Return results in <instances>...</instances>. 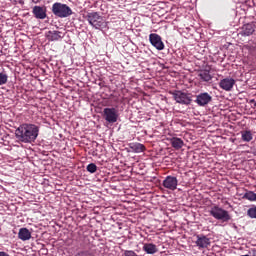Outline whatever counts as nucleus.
Here are the masks:
<instances>
[{"label": "nucleus", "mask_w": 256, "mask_h": 256, "mask_svg": "<svg viewBox=\"0 0 256 256\" xmlns=\"http://www.w3.org/2000/svg\"><path fill=\"white\" fill-rule=\"evenodd\" d=\"M15 137L21 143H35L39 137V126L24 123L15 130Z\"/></svg>", "instance_id": "obj_1"}, {"label": "nucleus", "mask_w": 256, "mask_h": 256, "mask_svg": "<svg viewBox=\"0 0 256 256\" xmlns=\"http://www.w3.org/2000/svg\"><path fill=\"white\" fill-rule=\"evenodd\" d=\"M52 13L55 17H59L60 19H65L67 17H71L73 14V10L67 4H63L61 2H55L52 5Z\"/></svg>", "instance_id": "obj_2"}, {"label": "nucleus", "mask_w": 256, "mask_h": 256, "mask_svg": "<svg viewBox=\"0 0 256 256\" xmlns=\"http://www.w3.org/2000/svg\"><path fill=\"white\" fill-rule=\"evenodd\" d=\"M209 213L212 217H214V219H217V221H222V223L231 221V215L229 214V211L217 205L213 206Z\"/></svg>", "instance_id": "obj_3"}, {"label": "nucleus", "mask_w": 256, "mask_h": 256, "mask_svg": "<svg viewBox=\"0 0 256 256\" xmlns=\"http://www.w3.org/2000/svg\"><path fill=\"white\" fill-rule=\"evenodd\" d=\"M170 94L173 96L176 103H180V105H191V101H193V99H191V94L181 90H174L173 92H170Z\"/></svg>", "instance_id": "obj_4"}, {"label": "nucleus", "mask_w": 256, "mask_h": 256, "mask_svg": "<svg viewBox=\"0 0 256 256\" xmlns=\"http://www.w3.org/2000/svg\"><path fill=\"white\" fill-rule=\"evenodd\" d=\"M86 19L89 25L95 27L96 29H101V27H105V20L97 12L88 13Z\"/></svg>", "instance_id": "obj_5"}, {"label": "nucleus", "mask_w": 256, "mask_h": 256, "mask_svg": "<svg viewBox=\"0 0 256 256\" xmlns=\"http://www.w3.org/2000/svg\"><path fill=\"white\" fill-rule=\"evenodd\" d=\"M103 118L107 123H117L119 119V111L117 108H104Z\"/></svg>", "instance_id": "obj_6"}, {"label": "nucleus", "mask_w": 256, "mask_h": 256, "mask_svg": "<svg viewBox=\"0 0 256 256\" xmlns=\"http://www.w3.org/2000/svg\"><path fill=\"white\" fill-rule=\"evenodd\" d=\"M213 101V96L207 92H202L196 96L195 103L199 107H206V105H209Z\"/></svg>", "instance_id": "obj_7"}, {"label": "nucleus", "mask_w": 256, "mask_h": 256, "mask_svg": "<svg viewBox=\"0 0 256 256\" xmlns=\"http://www.w3.org/2000/svg\"><path fill=\"white\" fill-rule=\"evenodd\" d=\"M149 41L152 46L155 47L158 51H163L165 49V44L163 43V40L161 39V36L156 33H152L149 35Z\"/></svg>", "instance_id": "obj_8"}, {"label": "nucleus", "mask_w": 256, "mask_h": 256, "mask_svg": "<svg viewBox=\"0 0 256 256\" xmlns=\"http://www.w3.org/2000/svg\"><path fill=\"white\" fill-rule=\"evenodd\" d=\"M165 189H169L170 191H175L177 189V185H179V180L175 176H167L162 183Z\"/></svg>", "instance_id": "obj_9"}, {"label": "nucleus", "mask_w": 256, "mask_h": 256, "mask_svg": "<svg viewBox=\"0 0 256 256\" xmlns=\"http://www.w3.org/2000/svg\"><path fill=\"white\" fill-rule=\"evenodd\" d=\"M32 13L35 19H47V8L45 6H34Z\"/></svg>", "instance_id": "obj_10"}, {"label": "nucleus", "mask_w": 256, "mask_h": 256, "mask_svg": "<svg viewBox=\"0 0 256 256\" xmlns=\"http://www.w3.org/2000/svg\"><path fill=\"white\" fill-rule=\"evenodd\" d=\"M196 245L199 249H207L211 245V240L205 235L196 236Z\"/></svg>", "instance_id": "obj_11"}, {"label": "nucleus", "mask_w": 256, "mask_h": 256, "mask_svg": "<svg viewBox=\"0 0 256 256\" xmlns=\"http://www.w3.org/2000/svg\"><path fill=\"white\" fill-rule=\"evenodd\" d=\"M235 86V79L233 78H224L219 82L220 89L224 91H231Z\"/></svg>", "instance_id": "obj_12"}, {"label": "nucleus", "mask_w": 256, "mask_h": 256, "mask_svg": "<svg viewBox=\"0 0 256 256\" xmlns=\"http://www.w3.org/2000/svg\"><path fill=\"white\" fill-rule=\"evenodd\" d=\"M74 256H95L91 248L80 244V247L76 250Z\"/></svg>", "instance_id": "obj_13"}, {"label": "nucleus", "mask_w": 256, "mask_h": 256, "mask_svg": "<svg viewBox=\"0 0 256 256\" xmlns=\"http://www.w3.org/2000/svg\"><path fill=\"white\" fill-rule=\"evenodd\" d=\"M63 37H65V34L57 30H50L47 34L48 41H60Z\"/></svg>", "instance_id": "obj_14"}, {"label": "nucleus", "mask_w": 256, "mask_h": 256, "mask_svg": "<svg viewBox=\"0 0 256 256\" xmlns=\"http://www.w3.org/2000/svg\"><path fill=\"white\" fill-rule=\"evenodd\" d=\"M170 145L173 147V149L179 151V149H183V147L185 146V142L181 138L172 137L170 138Z\"/></svg>", "instance_id": "obj_15"}, {"label": "nucleus", "mask_w": 256, "mask_h": 256, "mask_svg": "<svg viewBox=\"0 0 256 256\" xmlns=\"http://www.w3.org/2000/svg\"><path fill=\"white\" fill-rule=\"evenodd\" d=\"M18 239H20V241H29V239H31V231L27 228H20L18 232Z\"/></svg>", "instance_id": "obj_16"}, {"label": "nucleus", "mask_w": 256, "mask_h": 256, "mask_svg": "<svg viewBox=\"0 0 256 256\" xmlns=\"http://www.w3.org/2000/svg\"><path fill=\"white\" fill-rule=\"evenodd\" d=\"M129 147L133 153H143L145 151V145L139 142H132L129 144Z\"/></svg>", "instance_id": "obj_17"}, {"label": "nucleus", "mask_w": 256, "mask_h": 256, "mask_svg": "<svg viewBox=\"0 0 256 256\" xmlns=\"http://www.w3.org/2000/svg\"><path fill=\"white\" fill-rule=\"evenodd\" d=\"M255 33V25L248 23L242 27V35L249 37V35H253Z\"/></svg>", "instance_id": "obj_18"}, {"label": "nucleus", "mask_w": 256, "mask_h": 256, "mask_svg": "<svg viewBox=\"0 0 256 256\" xmlns=\"http://www.w3.org/2000/svg\"><path fill=\"white\" fill-rule=\"evenodd\" d=\"M198 77L205 83H209V81L213 79V76H211V72L209 70H201Z\"/></svg>", "instance_id": "obj_19"}, {"label": "nucleus", "mask_w": 256, "mask_h": 256, "mask_svg": "<svg viewBox=\"0 0 256 256\" xmlns=\"http://www.w3.org/2000/svg\"><path fill=\"white\" fill-rule=\"evenodd\" d=\"M143 251L148 255H155L157 253V246L153 243H146L143 246Z\"/></svg>", "instance_id": "obj_20"}, {"label": "nucleus", "mask_w": 256, "mask_h": 256, "mask_svg": "<svg viewBox=\"0 0 256 256\" xmlns=\"http://www.w3.org/2000/svg\"><path fill=\"white\" fill-rule=\"evenodd\" d=\"M242 135V141H245L246 143H249V141H253V134L251 131L246 130L241 132Z\"/></svg>", "instance_id": "obj_21"}, {"label": "nucleus", "mask_w": 256, "mask_h": 256, "mask_svg": "<svg viewBox=\"0 0 256 256\" xmlns=\"http://www.w3.org/2000/svg\"><path fill=\"white\" fill-rule=\"evenodd\" d=\"M242 199H247V201H256V193L253 191H246Z\"/></svg>", "instance_id": "obj_22"}, {"label": "nucleus", "mask_w": 256, "mask_h": 256, "mask_svg": "<svg viewBox=\"0 0 256 256\" xmlns=\"http://www.w3.org/2000/svg\"><path fill=\"white\" fill-rule=\"evenodd\" d=\"M9 81V76L3 72L0 73V85H7Z\"/></svg>", "instance_id": "obj_23"}, {"label": "nucleus", "mask_w": 256, "mask_h": 256, "mask_svg": "<svg viewBox=\"0 0 256 256\" xmlns=\"http://www.w3.org/2000/svg\"><path fill=\"white\" fill-rule=\"evenodd\" d=\"M247 215L250 219H256V206L249 208L247 210Z\"/></svg>", "instance_id": "obj_24"}, {"label": "nucleus", "mask_w": 256, "mask_h": 256, "mask_svg": "<svg viewBox=\"0 0 256 256\" xmlns=\"http://www.w3.org/2000/svg\"><path fill=\"white\" fill-rule=\"evenodd\" d=\"M86 169L89 173H96L97 172V165L95 163H90V164H88Z\"/></svg>", "instance_id": "obj_25"}, {"label": "nucleus", "mask_w": 256, "mask_h": 256, "mask_svg": "<svg viewBox=\"0 0 256 256\" xmlns=\"http://www.w3.org/2000/svg\"><path fill=\"white\" fill-rule=\"evenodd\" d=\"M123 256H139V255H137V253H135V251L133 250H125L123 253Z\"/></svg>", "instance_id": "obj_26"}, {"label": "nucleus", "mask_w": 256, "mask_h": 256, "mask_svg": "<svg viewBox=\"0 0 256 256\" xmlns=\"http://www.w3.org/2000/svg\"><path fill=\"white\" fill-rule=\"evenodd\" d=\"M0 256H9V253L4 252V251H0Z\"/></svg>", "instance_id": "obj_27"}, {"label": "nucleus", "mask_w": 256, "mask_h": 256, "mask_svg": "<svg viewBox=\"0 0 256 256\" xmlns=\"http://www.w3.org/2000/svg\"><path fill=\"white\" fill-rule=\"evenodd\" d=\"M250 103L254 104V107H256V101H255V99L250 100Z\"/></svg>", "instance_id": "obj_28"}, {"label": "nucleus", "mask_w": 256, "mask_h": 256, "mask_svg": "<svg viewBox=\"0 0 256 256\" xmlns=\"http://www.w3.org/2000/svg\"><path fill=\"white\" fill-rule=\"evenodd\" d=\"M33 3H39L41 0H32Z\"/></svg>", "instance_id": "obj_29"}]
</instances>
